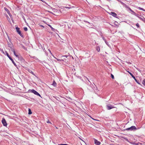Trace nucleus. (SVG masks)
<instances>
[{"label": "nucleus", "mask_w": 145, "mask_h": 145, "mask_svg": "<svg viewBox=\"0 0 145 145\" xmlns=\"http://www.w3.org/2000/svg\"><path fill=\"white\" fill-rule=\"evenodd\" d=\"M56 59L58 61H64V60L63 59H57V58H56Z\"/></svg>", "instance_id": "dca6fc26"}, {"label": "nucleus", "mask_w": 145, "mask_h": 145, "mask_svg": "<svg viewBox=\"0 0 145 145\" xmlns=\"http://www.w3.org/2000/svg\"><path fill=\"white\" fill-rule=\"evenodd\" d=\"M53 86L55 87H56L57 85V84L55 82L54 80L52 84Z\"/></svg>", "instance_id": "f8f14e48"}, {"label": "nucleus", "mask_w": 145, "mask_h": 145, "mask_svg": "<svg viewBox=\"0 0 145 145\" xmlns=\"http://www.w3.org/2000/svg\"><path fill=\"white\" fill-rule=\"evenodd\" d=\"M129 9L130 11L133 13V14L134 15H136V13L134 11L132 10L130 8H129Z\"/></svg>", "instance_id": "ddd939ff"}, {"label": "nucleus", "mask_w": 145, "mask_h": 145, "mask_svg": "<svg viewBox=\"0 0 145 145\" xmlns=\"http://www.w3.org/2000/svg\"><path fill=\"white\" fill-rule=\"evenodd\" d=\"M28 71L29 72L31 73L32 74L34 75V73L31 70H29Z\"/></svg>", "instance_id": "f3484780"}, {"label": "nucleus", "mask_w": 145, "mask_h": 145, "mask_svg": "<svg viewBox=\"0 0 145 145\" xmlns=\"http://www.w3.org/2000/svg\"><path fill=\"white\" fill-rule=\"evenodd\" d=\"M11 50H12V52H13L14 55H15V56L16 57H18V56L17 55V54H16V53L15 52V51L12 48V49H11Z\"/></svg>", "instance_id": "9b49d317"}, {"label": "nucleus", "mask_w": 145, "mask_h": 145, "mask_svg": "<svg viewBox=\"0 0 145 145\" xmlns=\"http://www.w3.org/2000/svg\"><path fill=\"white\" fill-rule=\"evenodd\" d=\"M52 10L53 12H51L50 11L47 10L48 12L51 13H52L55 15H57L58 13V10H57L56 9H54Z\"/></svg>", "instance_id": "f03ea898"}, {"label": "nucleus", "mask_w": 145, "mask_h": 145, "mask_svg": "<svg viewBox=\"0 0 145 145\" xmlns=\"http://www.w3.org/2000/svg\"><path fill=\"white\" fill-rule=\"evenodd\" d=\"M137 129L136 127L135 126H133L130 127L125 129V130L127 131L130 130L132 131L133 130H136Z\"/></svg>", "instance_id": "20e7f679"}, {"label": "nucleus", "mask_w": 145, "mask_h": 145, "mask_svg": "<svg viewBox=\"0 0 145 145\" xmlns=\"http://www.w3.org/2000/svg\"><path fill=\"white\" fill-rule=\"evenodd\" d=\"M111 76L112 78L113 79H114V75L112 74H111Z\"/></svg>", "instance_id": "a878e982"}, {"label": "nucleus", "mask_w": 145, "mask_h": 145, "mask_svg": "<svg viewBox=\"0 0 145 145\" xmlns=\"http://www.w3.org/2000/svg\"><path fill=\"white\" fill-rule=\"evenodd\" d=\"M28 91L29 92L32 93L36 95L40 96V94L34 89H29Z\"/></svg>", "instance_id": "7ed1b4c3"}, {"label": "nucleus", "mask_w": 145, "mask_h": 145, "mask_svg": "<svg viewBox=\"0 0 145 145\" xmlns=\"http://www.w3.org/2000/svg\"><path fill=\"white\" fill-rule=\"evenodd\" d=\"M46 21H46V24L48 25L51 29L52 31H54L55 29L53 28L52 26L49 24H51V21L48 18H46Z\"/></svg>", "instance_id": "f257e3e1"}, {"label": "nucleus", "mask_w": 145, "mask_h": 145, "mask_svg": "<svg viewBox=\"0 0 145 145\" xmlns=\"http://www.w3.org/2000/svg\"><path fill=\"white\" fill-rule=\"evenodd\" d=\"M110 14L114 17L116 18L117 17V15L116 13L113 12H110Z\"/></svg>", "instance_id": "6e6552de"}, {"label": "nucleus", "mask_w": 145, "mask_h": 145, "mask_svg": "<svg viewBox=\"0 0 145 145\" xmlns=\"http://www.w3.org/2000/svg\"><path fill=\"white\" fill-rule=\"evenodd\" d=\"M106 107L108 110H110L115 108V107L113 106H109L108 105H107Z\"/></svg>", "instance_id": "1a4fd4ad"}, {"label": "nucleus", "mask_w": 145, "mask_h": 145, "mask_svg": "<svg viewBox=\"0 0 145 145\" xmlns=\"http://www.w3.org/2000/svg\"><path fill=\"white\" fill-rule=\"evenodd\" d=\"M47 123H50V124H52V123H51L49 121V120H48L47 121Z\"/></svg>", "instance_id": "bb28decb"}, {"label": "nucleus", "mask_w": 145, "mask_h": 145, "mask_svg": "<svg viewBox=\"0 0 145 145\" xmlns=\"http://www.w3.org/2000/svg\"><path fill=\"white\" fill-rule=\"evenodd\" d=\"M10 59L12 61V62L14 61L11 57L10 58Z\"/></svg>", "instance_id": "cd10ccee"}, {"label": "nucleus", "mask_w": 145, "mask_h": 145, "mask_svg": "<svg viewBox=\"0 0 145 145\" xmlns=\"http://www.w3.org/2000/svg\"><path fill=\"white\" fill-rule=\"evenodd\" d=\"M94 142L95 144H97L98 145H99L101 144L100 142L97 141V140L95 139L94 140Z\"/></svg>", "instance_id": "9d476101"}, {"label": "nucleus", "mask_w": 145, "mask_h": 145, "mask_svg": "<svg viewBox=\"0 0 145 145\" xmlns=\"http://www.w3.org/2000/svg\"><path fill=\"white\" fill-rule=\"evenodd\" d=\"M12 62V63H13V64L16 67H17V65H16V64L15 63V62H14V61H13Z\"/></svg>", "instance_id": "412c9836"}, {"label": "nucleus", "mask_w": 145, "mask_h": 145, "mask_svg": "<svg viewBox=\"0 0 145 145\" xmlns=\"http://www.w3.org/2000/svg\"><path fill=\"white\" fill-rule=\"evenodd\" d=\"M66 57L67 58V55H65V56H62V57Z\"/></svg>", "instance_id": "c85d7f7f"}, {"label": "nucleus", "mask_w": 145, "mask_h": 145, "mask_svg": "<svg viewBox=\"0 0 145 145\" xmlns=\"http://www.w3.org/2000/svg\"><path fill=\"white\" fill-rule=\"evenodd\" d=\"M114 24L117 26V27H118V23L116 22H114Z\"/></svg>", "instance_id": "2eb2a0df"}, {"label": "nucleus", "mask_w": 145, "mask_h": 145, "mask_svg": "<svg viewBox=\"0 0 145 145\" xmlns=\"http://www.w3.org/2000/svg\"><path fill=\"white\" fill-rule=\"evenodd\" d=\"M48 51H49V52H50V53L51 54V55H52V54L51 53V51L49 49H48Z\"/></svg>", "instance_id": "c756f323"}, {"label": "nucleus", "mask_w": 145, "mask_h": 145, "mask_svg": "<svg viewBox=\"0 0 145 145\" xmlns=\"http://www.w3.org/2000/svg\"><path fill=\"white\" fill-rule=\"evenodd\" d=\"M21 46L25 50L26 49V48L22 44Z\"/></svg>", "instance_id": "b1692460"}, {"label": "nucleus", "mask_w": 145, "mask_h": 145, "mask_svg": "<svg viewBox=\"0 0 145 145\" xmlns=\"http://www.w3.org/2000/svg\"><path fill=\"white\" fill-rule=\"evenodd\" d=\"M2 122L3 125L5 126H7V124L6 122L5 119L4 118H3L2 120Z\"/></svg>", "instance_id": "0eeeda50"}, {"label": "nucleus", "mask_w": 145, "mask_h": 145, "mask_svg": "<svg viewBox=\"0 0 145 145\" xmlns=\"http://www.w3.org/2000/svg\"><path fill=\"white\" fill-rule=\"evenodd\" d=\"M66 8H70L69 7H66Z\"/></svg>", "instance_id": "473e14b6"}, {"label": "nucleus", "mask_w": 145, "mask_h": 145, "mask_svg": "<svg viewBox=\"0 0 145 145\" xmlns=\"http://www.w3.org/2000/svg\"><path fill=\"white\" fill-rule=\"evenodd\" d=\"M16 29L18 33L22 37V35L21 33V32L20 30V28L18 27H16Z\"/></svg>", "instance_id": "39448f33"}, {"label": "nucleus", "mask_w": 145, "mask_h": 145, "mask_svg": "<svg viewBox=\"0 0 145 145\" xmlns=\"http://www.w3.org/2000/svg\"><path fill=\"white\" fill-rule=\"evenodd\" d=\"M40 26L44 28V27L42 25H40Z\"/></svg>", "instance_id": "7c9ffc66"}, {"label": "nucleus", "mask_w": 145, "mask_h": 145, "mask_svg": "<svg viewBox=\"0 0 145 145\" xmlns=\"http://www.w3.org/2000/svg\"><path fill=\"white\" fill-rule=\"evenodd\" d=\"M29 112L28 114H32V112H31V110L30 109H29Z\"/></svg>", "instance_id": "a211bd4d"}, {"label": "nucleus", "mask_w": 145, "mask_h": 145, "mask_svg": "<svg viewBox=\"0 0 145 145\" xmlns=\"http://www.w3.org/2000/svg\"><path fill=\"white\" fill-rule=\"evenodd\" d=\"M24 29L25 31H26L27 30V29L26 27H24Z\"/></svg>", "instance_id": "5701e85b"}, {"label": "nucleus", "mask_w": 145, "mask_h": 145, "mask_svg": "<svg viewBox=\"0 0 145 145\" xmlns=\"http://www.w3.org/2000/svg\"><path fill=\"white\" fill-rule=\"evenodd\" d=\"M128 73L132 77V78L135 80V81H136V82L138 84H139L138 82V81H137V79H136L135 77L133 76V75L130 72H129V71H127Z\"/></svg>", "instance_id": "423d86ee"}, {"label": "nucleus", "mask_w": 145, "mask_h": 145, "mask_svg": "<svg viewBox=\"0 0 145 145\" xmlns=\"http://www.w3.org/2000/svg\"><path fill=\"white\" fill-rule=\"evenodd\" d=\"M136 145H142V144L140 143H138L136 144Z\"/></svg>", "instance_id": "4be33fe9"}, {"label": "nucleus", "mask_w": 145, "mask_h": 145, "mask_svg": "<svg viewBox=\"0 0 145 145\" xmlns=\"http://www.w3.org/2000/svg\"><path fill=\"white\" fill-rule=\"evenodd\" d=\"M5 53L6 54L7 56L10 59V58H11V57L9 56V55L8 54V53L7 52H5Z\"/></svg>", "instance_id": "4468645a"}, {"label": "nucleus", "mask_w": 145, "mask_h": 145, "mask_svg": "<svg viewBox=\"0 0 145 145\" xmlns=\"http://www.w3.org/2000/svg\"><path fill=\"white\" fill-rule=\"evenodd\" d=\"M47 10H48L49 11H50L49 9H46V11H47V12H48Z\"/></svg>", "instance_id": "2f4dec72"}, {"label": "nucleus", "mask_w": 145, "mask_h": 145, "mask_svg": "<svg viewBox=\"0 0 145 145\" xmlns=\"http://www.w3.org/2000/svg\"><path fill=\"white\" fill-rule=\"evenodd\" d=\"M138 8L140 10H142L144 11H145V10H144V9L142 8H141L140 7H138Z\"/></svg>", "instance_id": "aec40b11"}, {"label": "nucleus", "mask_w": 145, "mask_h": 145, "mask_svg": "<svg viewBox=\"0 0 145 145\" xmlns=\"http://www.w3.org/2000/svg\"><path fill=\"white\" fill-rule=\"evenodd\" d=\"M142 84L145 86V79H144L143 80L142 82Z\"/></svg>", "instance_id": "6ab92c4d"}, {"label": "nucleus", "mask_w": 145, "mask_h": 145, "mask_svg": "<svg viewBox=\"0 0 145 145\" xmlns=\"http://www.w3.org/2000/svg\"><path fill=\"white\" fill-rule=\"evenodd\" d=\"M136 26L137 27H139V25L138 24V23H137L136 24Z\"/></svg>", "instance_id": "393cba45"}]
</instances>
